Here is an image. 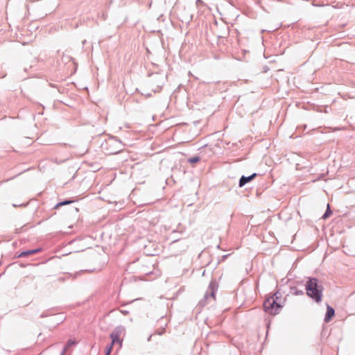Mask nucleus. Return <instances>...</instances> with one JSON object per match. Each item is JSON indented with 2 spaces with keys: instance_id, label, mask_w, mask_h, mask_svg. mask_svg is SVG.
<instances>
[{
  "instance_id": "1",
  "label": "nucleus",
  "mask_w": 355,
  "mask_h": 355,
  "mask_svg": "<svg viewBox=\"0 0 355 355\" xmlns=\"http://www.w3.org/2000/svg\"><path fill=\"white\" fill-rule=\"evenodd\" d=\"M306 294L317 303L322 301L323 288L316 278H309L306 284Z\"/></svg>"
},
{
  "instance_id": "2",
  "label": "nucleus",
  "mask_w": 355,
  "mask_h": 355,
  "mask_svg": "<svg viewBox=\"0 0 355 355\" xmlns=\"http://www.w3.org/2000/svg\"><path fill=\"white\" fill-rule=\"evenodd\" d=\"M277 295L278 293H275L273 296L267 298L264 301V310L270 314H277L282 308L281 300H279Z\"/></svg>"
},
{
  "instance_id": "3",
  "label": "nucleus",
  "mask_w": 355,
  "mask_h": 355,
  "mask_svg": "<svg viewBox=\"0 0 355 355\" xmlns=\"http://www.w3.org/2000/svg\"><path fill=\"white\" fill-rule=\"evenodd\" d=\"M123 333V329L118 327L110 334V338L112 339V345H114V344L117 343L119 344V347L121 346L122 341L121 340L120 338Z\"/></svg>"
},
{
  "instance_id": "4",
  "label": "nucleus",
  "mask_w": 355,
  "mask_h": 355,
  "mask_svg": "<svg viewBox=\"0 0 355 355\" xmlns=\"http://www.w3.org/2000/svg\"><path fill=\"white\" fill-rule=\"evenodd\" d=\"M255 177H257V173H253L248 177L242 176L239 180V187H243L246 183L252 180Z\"/></svg>"
},
{
  "instance_id": "5",
  "label": "nucleus",
  "mask_w": 355,
  "mask_h": 355,
  "mask_svg": "<svg viewBox=\"0 0 355 355\" xmlns=\"http://www.w3.org/2000/svg\"><path fill=\"white\" fill-rule=\"evenodd\" d=\"M334 315V309L330 306H327V313L325 315V321H329L331 318Z\"/></svg>"
},
{
  "instance_id": "6",
  "label": "nucleus",
  "mask_w": 355,
  "mask_h": 355,
  "mask_svg": "<svg viewBox=\"0 0 355 355\" xmlns=\"http://www.w3.org/2000/svg\"><path fill=\"white\" fill-rule=\"evenodd\" d=\"M40 251V249H35V250H26L21 252L18 257H28L29 255L34 254Z\"/></svg>"
},
{
  "instance_id": "7",
  "label": "nucleus",
  "mask_w": 355,
  "mask_h": 355,
  "mask_svg": "<svg viewBox=\"0 0 355 355\" xmlns=\"http://www.w3.org/2000/svg\"><path fill=\"white\" fill-rule=\"evenodd\" d=\"M76 344V342L71 339H70L69 340H68L67 345H65L64 349H63V352L62 353V355H64L66 352L68 350V349L69 347H71V346L74 345Z\"/></svg>"
},
{
  "instance_id": "8",
  "label": "nucleus",
  "mask_w": 355,
  "mask_h": 355,
  "mask_svg": "<svg viewBox=\"0 0 355 355\" xmlns=\"http://www.w3.org/2000/svg\"><path fill=\"white\" fill-rule=\"evenodd\" d=\"M200 160L198 157H193L189 159L191 163H196Z\"/></svg>"
},
{
  "instance_id": "9",
  "label": "nucleus",
  "mask_w": 355,
  "mask_h": 355,
  "mask_svg": "<svg viewBox=\"0 0 355 355\" xmlns=\"http://www.w3.org/2000/svg\"><path fill=\"white\" fill-rule=\"evenodd\" d=\"M112 346L113 345H110V346L107 347V348H106V354L110 355L111 351L112 349Z\"/></svg>"
},
{
  "instance_id": "10",
  "label": "nucleus",
  "mask_w": 355,
  "mask_h": 355,
  "mask_svg": "<svg viewBox=\"0 0 355 355\" xmlns=\"http://www.w3.org/2000/svg\"><path fill=\"white\" fill-rule=\"evenodd\" d=\"M72 201H64V202H60L58 205V206H62V205H69L70 203H71Z\"/></svg>"
},
{
  "instance_id": "11",
  "label": "nucleus",
  "mask_w": 355,
  "mask_h": 355,
  "mask_svg": "<svg viewBox=\"0 0 355 355\" xmlns=\"http://www.w3.org/2000/svg\"><path fill=\"white\" fill-rule=\"evenodd\" d=\"M329 214H331V211H329H329H327V212L324 214L323 218H327Z\"/></svg>"
},
{
  "instance_id": "12",
  "label": "nucleus",
  "mask_w": 355,
  "mask_h": 355,
  "mask_svg": "<svg viewBox=\"0 0 355 355\" xmlns=\"http://www.w3.org/2000/svg\"><path fill=\"white\" fill-rule=\"evenodd\" d=\"M164 331H159V332L158 333L159 335H162L163 334Z\"/></svg>"
},
{
  "instance_id": "13",
  "label": "nucleus",
  "mask_w": 355,
  "mask_h": 355,
  "mask_svg": "<svg viewBox=\"0 0 355 355\" xmlns=\"http://www.w3.org/2000/svg\"><path fill=\"white\" fill-rule=\"evenodd\" d=\"M105 355H110V354H105Z\"/></svg>"
}]
</instances>
